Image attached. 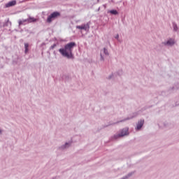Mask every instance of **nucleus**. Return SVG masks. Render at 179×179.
<instances>
[{
    "label": "nucleus",
    "mask_w": 179,
    "mask_h": 179,
    "mask_svg": "<svg viewBox=\"0 0 179 179\" xmlns=\"http://www.w3.org/2000/svg\"><path fill=\"white\" fill-rule=\"evenodd\" d=\"M76 46L75 42H70L59 50V52L67 59H74L73 48Z\"/></svg>",
    "instance_id": "obj_1"
},
{
    "label": "nucleus",
    "mask_w": 179,
    "mask_h": 179,
    "mask_svg": "<svg viewBox=\"0 0 179 179\" xmlns=\"http://www.w3.org/2000/svg\"><path fill=\"white\" fill-rule=\"evenodd\" d=\"M129 132L128 131V128H124L122 129L120 133L117 134H115L113 136V139H118L119 138H122V136H127V135H129Z\"/></svg>",
    "instance_id": "obj_2"
},
{
    "label": "nucleus",
    "mask_w": 179,
    "mask_h": 179,
    "mask_svg": "<svg viewBox=\"0 0 179 179\" xmlns=\"http://www.w3.org/2000/svg\"><path fill=\"white\" fill-rule=\"evenodd\" d=\"M36 18L29 17L28 19L26 20H20L18 21L19 26H25L29 23H33V22H36Z\"/></svg>",
    "instance_id": "obj_3"
},
{
    "label": "nucleus",
    "mask_w": 179,
    "mask_h": 179,
    "mask_svg": "<svg viewBox=\"0 0 179 179\" xmlns=\"http://www.w3.org/2000/svg\"><path fill=\"white\" fill-rule=\"evenodd\" d=\"M176 44V39L174 38H169L166 41L162 42V45L165 47H173Z\"/></svg>",
    "instance_id": "obj_4"
},
{
    "label": "nucleus",
    "mask_w": 179,
    "mask_h": 179,
    "mask_svg": "<svg viewBox=\"0 0 179 179\" xmlns=\"http://www.w3.org/2000/svg\"><path fill=\"white\" fill-rule=\"evenodd\" d=\"M76 28L78 30H85V31H89V29H90V24L87 22L81 25H77Z\"/></svg>",
    "instance_id": "obj_5"
},
{
    "label": "nucleus",
    "mask_w": 179,
    "mask_h": 179,
    "mask_svg": "<svg viewBox=\"0 0 179 179\" xmlns=\"http://www.w3.org/2000/svg\"><path fill=\"white\" fill-rule=\"evenodd\" d=\"M59 16V13L58 12H54L50 15L48 17L47 22L48 23H51L54 20V19H56V17H58Z\"/></svg>",
    "instance_id": "obj_6"
},
{
    "label": "nucleus",
    "mask_w": 179,
    "mask_h": 179,
    "mask_svg": "<svg viewBox=\"0 0 179 179\" xmlns=\"http://www.w3.org/2000/svg\"><path fill=\"white\" fill-rule=\"evenodd\" d=\"M104 55L105 57H108L109 55L108 50L106 48L101 50V52H100L101 61H104Z\"/></svg>",
    "instance_id": "obj_7"
},
{
    "label": "nucleus",
    "mask_w": 179,
    "mask_h": 179,
    "mask_svg": "<svg viewBox=\"0 0 179 179\" xmlns=\"http://www.w3.org/2000/svg\"><path fill=\"white\" fill-rule=\"evenodd\" d=\"M122 75V70H120L116 73H113L112 74L109 75L107 79H117V76H121Z\"/></svg>",
    "instance_id": "obj_8"
},
{
    "label": "nucleus",
    "mask_w": 179,
    "mask_h": 179,
    "mask_svg": "<svg viewBox=\"0 0 179 179\" xmlns=\"http://www.w3.org/2000/svg\"><path fill=\"white\" fill-rule=\"evenodd\" d=\"M145 122L144 120H141L138 122L137 126L136 127V131H141L142 127H143V124Z\"/></svg>",
    "instance_id": "obj_9"
},
{
    "label": "nucleus",
    "mask_w": 179,
    "mask_h": 179,
    "mask_svg": "<svg viewBox=\"0 0 179 179\" xmlns=\"http://www.w3.org/2000/svg\"><path fill=\"white\" fill-rule=\"evenodd\" d=\"M15 5H16V0H13L6 4V8H10V6H15Z\"/></svg>",
    "instance_id": "obj_10"
},
{
    "label": "nucleus",
    "mask_w": 179,
    "mask_h": 179,
    "mask_svg": "<svg viewBox=\"0 0 179 179\" xmlns=\"http://www.w3.org/2000/svg\"><path fill=\"white\" fill-rule=\"evenodd\" d=\"M69 146H71V142L66 143L64 145H63L61 147H59V149L61 150H64L65 149H68V148H69Z\"/></svg>",
    "instance_id": "obj_11"
},
{
    "label": "nucleus",
    "mask_w": 179,
    "mask_h": 179,
    "mask_svg": "<svg viewBox=\"0 0 179 179\" xmlns=\"http://www.w3.org/2000/svg\"><path fill=\"white\" fill-rule=\"evenodd\" d=\"M173 31H178V27L176 22H173Z\"/></svg>",
    "instance_id": "obj_12"
},
{
    "label": "nucleus",
    "mask_w": 179,
    "mask_h": 179,
    "mask_svg": "<svg viewBox=\"0 0 179 179\" xmlns=\"http://www.w3.org/2000/svg\"><path fill=\"white\" fill-rule=\"evenodd\" d=\"M24 48H25V54L29 52V43H24Z\"/></svg>",
    "instance_id": "obj_13"
},
{
    "label": "nucleus",
    "mask_w": 179,
    "mask_h": 179,
    "mask_svg": "<svg viewBox=\"0 0 179 179\" xmlns=\"http://www.w3.org/2000/svg\"><path fill=\"white\" fill-rule=\"evenodd\" d=\"M138 114L134 113V115L131 117H127V119H124V120L120 121V122H123V121H127V120H131V118H134V117H136Z\"/></svg>",
    "instance_id": "obj_14"
},
{
    "label": "nucleus",
    "mask_w": 179,
    "mask_h": 179,
    "mask_svg": "<svg viewBox=\"0 0 179 179\" xmlns=\"http://www.w3.org/2000/svg\"><path fill=\"white\" fill-rule=\"evenodd\" d=\"M111 15H117L118 13V11L117 10H111L109 11Z\"/></svg>",
    "instance_id": "obj_15"
},
{
    "label": "nucleus",
    "mask_w": 179,
    "mask_h": 179,
    "mask_svg": "<svg viewBox=\"0 0 179 179\" xmlns=\"http://www.w3.org/2000/svg\"><path fill=\"white\" fill-rule=\"evenodd\" d=\"M115 38L116 39V40H117V41L119 42V43H121V39H120V34H116L115 36Z\"/></svg>",
    "instance_id": "obj_16"
},
{
    "label": "nucleus",
    "mask_w": 179,
    "mask_h": 179,
    "mask_svg": "<svg viewBox=\"0 0 179 179\" xmlns=\"http://www.w3.org/2000/svg\"><path fill=\"white\" fill-rule=\"evenodd\" d=\"M56 47H57V45H56V44H54V45H52L50 47V50H54Z\"/></svg>",
    "instance_id": "obj_17"
},
{
    "label": "nucleus",
    "mask_w": 179,
    "mask_h": 179,
    "mask_svg": "<svg viewBox=\"0 0 179 179\" xmlns=\"http://www.w3.org/2000/svg\"><path fill=\"white\" fill-rule=\"evenodd\" d=\"M131 173H129L128 176H125V177H123L122 179H127L128 178V177H131Z\"/></svg>",
    "instance_id": "obj_18"
},
{
    "label": "nucleus",
    "mask_w": 179,
    "mask_h": 179,
    "mask_svg": "<svg viewBox=\"0 0 179 179\" xmlns=\"http://www.w3.org/2000/svg\"><path fill=\"white\" fill-rule=\"evenodd\" d=\"M3 134V130L2 129H0V135H2Z\"/></svg>",
    "instance_id": "obj_19"
},
{
    "label": "nucleus",
    "mask_w": 179,
    "mask_h": 179,
    "mask_svg": "<svg viewBox=\"0 0 179 179\" xmlns=\"http://www.w3.org/2000/svg\"><path fill=\"white\" fill-rule=\"evenodd\" d=\"M53 179H55V178H53Z\"/></svg>",
    "instance_id": "obj_20"
}]
</instances>
